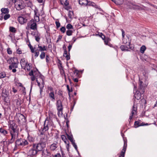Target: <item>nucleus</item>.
I'll return each instance as SVG.
<instances>
[{
	"label": "nucleus",
	"instance_id": "e2e57ef3",
	"mask_svg": "<svg viewBox=\"0 0 157 157\" xmlns=\"http://www.w3.org/2000/svg\"><path fill=\"white\" fill-rule=\"evenodd\" d=\"M34 14L38 12V10L37 8H35V9L34 10Z\"/></svg>",
	"mask_w": 157,
	"mask_h": 157
},
{
	"label": "nucleus",
	"instance_id": "de8ad7c7",
	"mask_svg": "<svg viewBox=\"0 0 157 157\" xmlns=\"http://www.w3.org/2000/svg\"><path fill=\"white\" fill-rule=\"evenodd\" d=\"M34 18L35 21L36 22H39L40 20L39 16H34Z\"/></svg>",
	"mask_w": 157,
	"mask_h": 157
},
{
	"label": "nucleus",
	"instance_id": "ddd939ff",
	"mask_svg": "<svg viewBox=\"0 0 157 157\" xmlns=\"http://www.w3.org/2000/svg\"><path fill=\"white\" fill-rule=\"evenodd\" d=\"M47 49V47L45 45H43V46H41L40 44H39L38 46V49L36 50V51H40L43 52L44 51H46Z\"/></svg>",
	"mask_w": 157,
	"mask_h": 157
},
{
	"label": "nucleus",
	"instance_id": "7c9ffc66",
	"mask_svg": "<svg viewBox=\"0 0 157 157\" xmlns=\"http://www.w3.org/2000/svg\"><path fill=\"white\" fill-rule=\"evenodd\" d=\"M64 143L66 144V147L68 151L69 150V143L68 140H65L64 141Z\"/></svg>",
	"mask_w": 157,
	"mask_h": 157
},
{
	"label": "nucleus",
	"instance_id": "864d4df0",
	"mask_svg": "<svg viewBox=\"0 0 157 157\" xmlns=\"http://www.w3.org/2000/svg\"><path fill=\"white\" fill-rule=\"evenodd\" d=\"M35 72H33V70H31V71L29 73V75L30 76H33L34 74H35Z\"/></svg>",
	"mask_w": 157,
	"mask_h": 157
},
{
	"label": "nucleus",
	"instance_id": "13d9d810",
	"mask_svg": "<svg viewBox=\"0 0 157 157\" xmlns=\"http://www.w3.org/2000/svg\"><path fill=\"white\" fill-rule=\"evenodd\" d=\"M39 54V52L38 51V52H35L34 56L35 57H36L38 56Z\"/></svg>",
	"mask_w": 157,
	"mask_h": 157
},
{
	"label": "nucleus",
	"instance_id": "49530a36",
	"mask_svg": "<svg viewBox=\"0 0 157 157\" xmlns=\"http://www.w3.org/2000/svg\"><path fill=\"white\" fill-rule=\"evenodd\" d=\"M134 125L135 126H137V127L144 125L143 124H140L139 121H135Z\"/></svg>",
	"mask_w": 157,
	"mask_h": 157
},
{
	"label": "nucleus",
	"instance_id": "cd10ccee",
	"mask_svg": "<svg viewBox=\"0 0 157 157\" xmlns=\"http://www.w3.org/2000/svg\"><path fill=\"white\" fill-rule=\"evenodd\" d=\"M28 46L31 50V52L32 53H34L35 52V50L36 49L35 47L33 48V47L31 45L30 43L28 44Z\"/></svg>",
	"mask_w": 157,
	"mask_h": 157
},
{
	"label": "nucleus",
	"instance_id": "3c124183",
	"mask_svg": "<svg viewBox=\"0 0 157 157\" xmlns=\"http://www.w3.org/2000/svg\"><path fill=\"white\" fill-rule=\"evenodd\" d=\"M7 52L8 54H12V52L10 48H7Z\"/></svg>",
	"mask_w": 157,
	"mask_h": 157
},
{
	"label": "nucleus",
	"instance_id": "c756f323",
	"mask_svg": "<svg viewBox=\"0 0 157 157\" xmlns=\"http://www.w3.org/2000/svg\"><path fill=\"white\" fill-rule=\"evenodd\" d=\"M31 67L30 63H27L26 66H25V69H24L25 70H27L28 71H29L31 69Z\"/></svg>",
	"mask_w": 157,
	"mask_h": 157
},
{
	"label": "nucleus",
	"instance_id": "0e129e2a",
	"mask_svg": "<svg viewBox=\"0 0 157 157\" xmlns=\"http://www.w3.org/2000/svg\"><path fill=\"white\" fill-rule=\"evenodd\" d=\"M121 31L122 32V37L123 38H124L125 36L124 31L123 29H121Z\"/></svg>",
	"mask_w": 157,
	"mask_h": 157
},
{
	"label": "nucleus",
	"instance_id": "423d86ee",
	"mask_svg": "<svg viewBox=\"0 0 157 157\" xmlns=\"http://www.w3.org/2000/svg\"><path fill=\"white\" fill-rule=\"evenodd\" d=\"M37 153L38 151L36 149L34 148L33 145L32 147L29 150L27 154L28 156L33 157L36 156Z\"/></svg>",
	"mask_w": 157,
	"mask_h": 157
},
{
	"label": "nucleus",
	"instance_id": "5fc2aeb1",
	"mask_svg": "<svg viewBox=\"0 0 157 157\" xmlns=\"http://www.w3.org/2000/svg\"><path fill=\"white\" fill-rule=\"evenodd\" d=\"M28 138L29 141L30 142H33L34 140V138L28 136Z\"/></svg>",
	"mask_w": 157,
	"mask_h": 157
},
{
	"label": "nucleus",
	"instance_id": "79ce46f5",
	"mask_svg": "<svg viewBox=\"0 0 157 157\" xmlns=\"http://www.w3.org/2000/svg\"><path fill=\"white\" fill-rule=\"evenodd\" d=\"M10 17V14H6L4 16V19L5 20H6L8 18H9Z\"/></svg>",
	"mask_w": 157,
	"mask_h": 157
},
{
	"label": "nucleus",
	"instance_id": "2f4dec72",
	"mask_svg": "<svg viewBox=\"0 0 157 157\" xmlns=\"http://www.w3.org/2000/svg\"><path fill=\"white\" fill-rule=\"evenodd\" d=\"M42 80V87H41L40 88V94H41L42 92L43 91V88L44 87V82L43 79H41Z\"/></svg>",
	"mask_w": 157,
	"mask_h": 157
},
{
	"label": "nucleus",
	"instance_id": "774afa93",
	"mask_svg": "<svg viewBox=\"0 0 157 157\" xmlns=\"http://www.w3.org/2000/svg\"><path fill=\"white\" fill-rule=\"evenodd\" d=\"M36 76L35 75H33V77H31V80L32 81H34L35 79V77H36Z\"/></svg>",
	"mask_w": 157,
	"mask_h": 157
},
{
	"label": "nucleus",
	"instance_id": "aec40b11",
	"mask_svg": "<svg viewBox=\"0 0 157 157\" xmlns=\"http://www.w3.org/2000/svg\"><path fill=\"white\" fill-rule=\"evenodd\" d=\"M87 5L89 6H91L98 9L100 10L101 9V8L99 7L98 6L96 5L95 3H94L93 2H90V1H88V3Z\"/></svg>",
	"mask_w": 157,
	"mask_h": 157
},
{
	"label": "nucleus",
	"instance_id": "72a5a7b5",
	"mask_svg": "<svg viewBox=\"0 0 157 157\" xmlns=\"http://www.w3.org/2000/svg\"><path fill=\"white\" fill-rule=\"evenodd\" d=\"M146 49V48L145 46L144 45H143L142 47H141L140 48V52L142 53H143L144 52V51Z\"/></svg>",
	"mask_w": 157,
	"mask_h": 157
},
{
	"label": "nucleus",
	"instance_id": "a878e982",
	"mask_svg": "<svg viewBox=\"0 0 157 157\" xmlns=\"http://www.w3.org/2000/svg\"><path fill=\"white\" fill-rule=\"evenodd\" d=\"M63 56L67 58V60H69L70 59V57L69 55H68L67 52L66 50H65L63 53Z\"/></svg>",
	"mask_w": 157,
	"mask_h": 157
},
{
	"label": "nucleus",
	"instance_id": "0eeeda50",
	"mask_svg": "<svg viewBox=\"0 0 157 157\" xmlns=\"http://www.w3.org/2000/svg\"><path fill=\"white\" fill-rule=\"evenodd\" d=\"M28 26L31 29L35 30L37 29V24L33 20H31L28 23Z\"/></svg>",
	"mask_w": 157,
	"mask_h": 157
},
{
	"label": "nucleus",
	"instance_id": "20e7f679",
	"mask_svg": "<svg viewBox=\"0 0 157 157\" xmlns=\"http://www.w3.org/2000/svg\"><path fill=\"white\" fill-rule=\"evenodd\" d=\"M56 108L58 111V114L59 117L62 116L63 107L61 101L59 100L57 101L56 103Z\"/></svg>",
	"mask_w": 157,
	"mask_h": 157
},
{
	"label": "nucleus",
	"instance_id": "bb28decb",
	"mask_svg": "<svg viewBox=\"0 0 157 157\" xmlns=\"http://www.w3.org/2000/svg\"><path fill=\"white\" fill-rule=\"evenodd\" d=\"M124 2V0H116L115 3L117 5L122 4Z\"/></svg>",
	"mask_w": 157,
	"mask_h": 157
},
{
	"label": "nucleus",
	"instance_id": "4468645a",
	"mask_svg": "<svg viewBox=\"0 0 157 157\" xmlns=\"http://www.w3.org/2000/svg\"><path fill=\"white\" fill-rule=\"evenodd\" d=\"M28 63V62L25 59L23 58L21 60L20 64L21 65L22 68L25 69V66Z\"/></svg>",
	"mask_w": 157,
	"mask_h": 157
},
{
	"label": "nucleus",
	"instance_id": "6e6552de",
	"mask_svg": "<svg viewBox=\"0 0 157 157\" xmlns=\"http://www.w3.org/2000/svg\"><path fill=\"white\" fill-rule=\"evenodd\" d=\"M143 82L140 81L139 83V89L142 94H143L144 92L145 88L147 86V85L145 84H143Z\"/></svg>",
	"mask_w": 157,
	"mask_h": 157
},
{
	"label": "nucleus",
	"instance_id": "a18cd8bd",
	"mask_svg": "<svg viewBox=\"0 0 157 157\" xmlns=\"http://www.w3.org/2000/svg\"><path fill=\"white\" fill-rule=\"evenodd\" d=\"M66 28L68 29H73V26L71 24H68L66 26Z\"/></svg>",
	"mask_w": 157,
	"mask_h": 157
},
{
	"label": "nucleus",
	"instance_id": "37998d69",
	"mask_svg": "<svg viewBox=\"0 0 157 157\" xmlns=\"http://www.w3.org/2000/svg\"><path fill=\"white\" fill-rule=\"evenodd\" d=\"M6 76V74L4 72H2L0 73V78H3Z\"/></svg>",
	"mask_w": 157,
	"mask_h": 157
},
{
	"label": "nucleus",
	"instance_id": "dca6fc26",
	"mask_svg": "<svg viewBox=\"0 0 157 157\" xmlns=\"http://www.w3.org/2000/svg\"><path fill=\"white\" fill-rule=\"evenodd\" d=\"M136 108L135 107L134 105H133L132 109V110L131 112V115H130L129 117V122H130V121L132 119V117L136 113Z\"/></svg>",
	"mask_w": 157,
	"mask_h": 157
},
{
	"label": "nucleus",
	"instance_id": "680f3d73",
	"mask_svg": "<svg viewBox=\"0 0 157 157\" xmlns=\"http://www.w3.org/2000/svg\"><path fill=\"white\" fill-rule=\"evenodd\" d=\"M53 157H61V156L59 153H57L56 155H54Z\"/></svg>",
	"mask_w": 157,
	"mask_h": 157
},
{
	"label": "nucleus",
	"instance_id": "4d7b16f0",
	"mask_svg": "<svg viewBox=\"0 0 157 157\" xmlns=\"http://www.w3.org/2000/svg\"><path fill=\"white\" fill-rule=\"evenodd\" d=\"M61 138L62 140L63 141L67 139L65 136L64 135H63L61 136Z\"/></svg>",
	"mask_w": 157,
	"mask_h": 157
},
{
	"label": "nucleus",
	"instance_id": "603ef678",
	"mask_svg": "<svg viewBox=\"0 0 157 157\" xmlns=\"http://www.w3.org/2000/svg\"><path fill=\"white\" fill-rule=\"evenodd\" d=\"M55 23L57 28H58L60 27V24L59 21H56L55 22Z\"/></svg>",
	"mask_w": 157,
	"mask_h": 157
},
{
	"label": "nucleus",
	"instance_id": "58836bf2",
	"mask_svg": "<svg viewBox=\"0 0 157 157\" xmlns=\"http://www.w3.org/2000/svg\"><path fill=\"white\" fill-rule=\"evenodd\" d=\"M9 29L10 31L12 33H15L16 31L15 28L13 27H10Z\"/></svg>",
	"mask_w": 157,
	"mask_h": 157
},
{
	"label": "nucleus",
	"instance_id": "8fccbe9b",
	"mask_svg": "<svg viewBox=\"0 0 157 157\" xmlns=\"http://www.w3.org/2000/svg\"><path fill=\"white\" fill-rule=\"evenodd\" d=\"M101 38L103 40H104L106 38L105 36L102 33H101L99 34Z\"/></svg>",
	"mask_w": 157,
	"mask_h": 157
},
{
	"label": "nucleus",
	"instance_id": "f257e3e1",
	"mask_svg": "<svg viewBox=\"0 0 157 157\" xmlns=\"http://www.w3.org/2000/svg\"><path fill=\"white\" fill-rule=\"evenodd\" d=\"M17 125L14 123H10L9 125V130L11 136L10 142L12 143L17 138L18 136V130Z\"/></svg>",
	"mask_w": 157,
	"mask_h": 157
},
{
	"label": "nucleus",
	"instance_id": "473e14b6",
	"mask_svg": "<svg viewBox=\"0 0 157 157\" xmlns=\"http://www.w3.org/2000/svg\"><path fill=\"white\" fill-rule=\"evenodd\" d=\"M2 93L4 94V96L5 97L8 96L9 95V93L8 91L6 90V89L3 90Z\"/></svg>",
	"mask_w": 157,
	"mask_h": 157
},
{
	"label": "nucleus",
	"instance_id": "338daca9",
	"mask_svg": "<svg viewBox=\"0 0 157 157\" xmlns=\"http://www.w3.org/2000/svg\"><path fill=\"white\" fill-rule=\"evenodd\" d=\"M12 91L14 93H16L17 91V90H16L14 87L12 88Z\"/></svg>",
	"mask_w": 157,
	"mask_h": 157
},
{
	"label": "nucleus",
	"instance_id": "e433bc0d",
	"mask_svg": "<svg viewBox=\"0 0 157 157\" xmlns=\"http://www.w3.org/2000/svg\"><path fill=\"white\" fill-rule=\"evenodd\" d=\"M73 32L72 31L68 30L66 32V34L68 36H70L72 35Z\"/></svg>",
	"mask_w": 157,
	"mask_h": 157
},
{
	"label": "nucleus",
	"instance_id": "4c0bfd02",
	"mask_svg": "<svg viewBox=\"0 0 157 157\" xmlns=\"http://www.w3.org/2000/svg\"><path fill=\"white\" fill-rule=\"evenodd\" d=\"M24 6L22 5L19 4L17 7V9L18 10H20L22 9H23Z\"/></svg>",
	"mask_w": 157,
	"mask_h": 157
},
{
	"label": "nucleus",
	"instance_id": "6e6d98bb",
	"mask_svg": "<svg viewBox=\"0 0 157 157\" xmlns=\"http://www.w3.org/2000/svg\"><path fill=\"white\" fill-rule=\"evenodd\" d=\"M73 147H75V150L77 151L78 150V149H77V145H76V144H75V142H74V143H73L72 144Z\"/></svg>",
	"mask_w": 157,
	"mask_h": 157
},
{
	"label": "nucleus",
	"instance_id": "f704fd0d",
	"mask_svg": "<svg viewBox=\"0 0 157 157\" xmlns=\"http://www.w3.org/2000/svg\"><path fill=\"white\" fill-rule=\"evenodd\" d=\"M104 40L105 43V44H108L110 40V39L108 37H106Z\"/></svg>",
	"mask_w": 157,
	"mask_h": 157
},
{
	"label": "nucleus",
	"instance_id": "f8f14e48",
	"mask_svg": "<svg viewBox=\"0 0 157 157\" xmlns=\"http://www.w3.org/2000/svg\"><path fill=\"white\" fill-rule=\"evenodd\" d=\"M58 142L55 141L50 146V149L51 151H54L56 150L57 148L58 147Z\"/></svg>",
	"mask_w": 157,
	"mask_h": 157
},
{
	"label": "nucleus",
	"instance_id": "7ed1b4c3",
	"mask_svg": "<svg viewBox=\"0 0 157 157\" xmlns=\"http://www.w3.org/2000/svg\"><path fill=\"white\" fill-rule=\"evenodd\" d=\"M52 122L47 118L45 121L43 128L42 129V132H41V134L43 135L44 132L48 130L49 127L52 125Z\"/></svg>",
	"mask_w": 157,
	"mask_h": 157
},
{
	"label": "nucleus",
	"instance_id": "39448f33",
	"mask_svg": "<svg viewBox=\"0 0 157 157\" xmlns=\"http://www.w3.org/2000/svg\"><path fill=\"white\" fill-rule=\"evenodd\" d=\"M33 145L34 148L36 149L38 152L43 150V149L45 147L44 144L40 142L37 144H33Z\"/></svg>",
	"mask_w": 157,
	"mask_h": 157
},
{
	"label": "nucleus",
	"instance_id": "2eb2a0df",
	"mask_svg": "<svg viewBox=\"0 0 157 157\" xmlns=\"http://www.w3.org/2000/svg\"><path fill=\"white\" fill-rule=\"evenodd\" d=\"M18 20L21 24H23L27 22V19L22 16H20L18 17Z\"/></svg>",
	"mask_w": 157,
	"mask_h": 157
},
{
	"label": "nucleus",
	"instance_id": "f03ea898",
	"mask_svg": "<svg viewBox=\"0 0 157 157\" xmlns=\"http://www.w3.org/2000/svg\"><path fill=\"white\" fill-rule=\"evenodd\" d=\"M28 143L27 141L25 139L18 138L17 139L15 142V149L17 147L21 148L27 145Z\"/></svg>",
	"mask_w": 157,
	"mask_h": 157
},
{
	"label": "nucleus",
	"instance_id": "393cba45",
	"mask_svg": "<svg viewBox=\"0 0 157 157\" xmlns=\"http://www.w3.org/2000/svg\"><path fill=\"white\" fill-rule=\"evenodd\" d=\"M0 132L4 135L7 134L8 132L2 128H0Z\"/></svg>",
	"mask_w": 157,
	"mask_h": 157
},
{
	"label": "nucleus",
	"instance_id": "c9c22d12",
	"mask_svg": "<svg viewBox=\"0 0 157 157\" xmlns=\"http://www.w3.org/2000/svg\"><path fill=\"white\" fill-rule=\"evenodd\" d=\"M127 47L125 46L122 45L120 47V48L122 51H127L128 49H127Z\"/></svg>",
	"mask_w": 157,
	"mask_h": 157
},
{
	"label": "nucleus",
	"instance_id": "412c9836",
	"mask_svg": "<svg viewBox=\"0 0 157 157\" xmlns=\"http://www.w3.org/2000/svg\"><path fill=\"white\" fill-rule=\"evenodd\" d=\"M79 4L82 6H86L88 3L87 0H79Z\"/></svg>",
	"mask_w": 157,
	"mask_h": 157
},
{
	"label": "nucleus",
	"instance_id": "b1692460",
	"mask_svg": "<svg viewBox=\"0 0 157 157\" xmlns=\"http://www.w3.org/2000/svg\"><path fill=\"white\" fill-rule=\"evenodd\" d=\"M47 142V137L45 136L43 138H41L40 140V142L41 143L44 144V145L46 146V143Z\"/></svg>",
	"mask_w": 157,
	"mask_h": 157
},
{
	"label": "nucleus",
	"instance_id": "4be33fe9",
	"mask_svg": "<svg viewBox=\"0 0 157 157\" xmlns=\"http://www.w3.org/2000/svg\"><path fill=\"white\" fill-rule=\"evenodd\" d=\"M1 11L2 12L1 14H2V16L3 15V14H7L9 12V10L8 8H2L1 9Z\"/></svg>",
	"mask_w": 157,
	"mask_h": 157
},
{
	"label": "nucleus",
	"instance_id": "1a4fd4ad",
	"mask_svg": "<svg viewBox=\"0 0 157 157\" xmlns=\"http://www.w3.org/2000/svg\"><path fill=\"white\" fill-rule=\"evenodd\" d=\"M42 155L44 157H52V156L50 151L47 149H44L42 152Z\"/></svg>",
	"mask_w": 157,
	"mask_h": 157
},
{
	"label": "nucleus",
	"instance_id": "9d476101",
	"mask_svg": "<svg viewBox=\"0 0 157 157\" xmlns=\"http://www.w3.org/2000/svg\"><path fill=\"white\" fill-rule=\"evenodd\" d=\"M127 146V142L124 140V144L123 147V148L122 149V151L120 155L119 156V157H124L125 152L126 151V147Z\"/></svg>",
	"mask_w": 157,
	"mask_h": 157
},
{
	"label": "nucleus",
	"instance_id": "c85d7f7f",
	"mask_svg": "<svg viewBox=\"0 0 157 157\" xmlns=\"http://www.w3.org/2000/svg\"><path fill=\"white\" fill-rule=\"evenodd\" d=\"M66 135L67 136V137L68 139L70 140V141H71V142L72 143V144L73 143H74V142H75V140H74L73 138V137H72V136H70L67 134H66Z\"/></svg>",
	"mask_w": 157,
	"mask_h": 157
},
{
	"label": "nucleus",
	"instance_id": "bf43d9fd",
	"mask_svg": "<svg viewBox=\"0 0 157 157\" xmlns=\"http://www.w3.org/2000/svg\"><path fill=\"white\" fill-rule=\"evenodd\" d=\"M62 38V36L59 35V36L58 39L56 40V42L58 43L59 40H60Z\"/></svg>",
	"mask_w": 157,
	"mask_h": 157
},
{
	"label": "nucleus",
	"instance_id": "5701e85b",
	"mask_svg": "<svg viewBox=\"0 0 157 157\" xmlns=\"http://www.w3.org/2000/svg\"><path fill=\"white\" fill-rule=\"evenodd\" d=\"M40 34L38 33H36L34 34V36H35L36 40L37 42H39L40 39Z\"/></svg>",
	"mask_w": 157,
	"mask_h": 157
},
{
	"label": "nucleus",
	"instance_id": "052dcab7",
	"mask_svg": "<svg viewBox=\"0 0 157 157\" xmlns=\"http://www.w3.org/2000/svg\"><path fill=\"white\" fill-rule=\"evenodd\" d=\"M17 53L18 54H20L22 53V52L20 49H18L17 51Z\"/></svg>",
	"mask_w": 157,
	"mask_h": 157
},
{
	"label": "nucleus",
	"instance_id": "a211bd4d",
	"mask_svg": "<svg viewBox=\"0 0 157 157\" xmlns=\"http://www.w3.org/2000/svg\"><path fill=\"white\" fill-rule=\"evenodd\" d=\"M18 63H13L12 62L11 64L9 66V68L11 70L13 68H17L18 67Z\"/></svg>",
	"mask_w": 157,
	"mask_h": 157
},
{
	"label": "nucleus",
	"instance_id": "a19ab883",
	"mask_svg": "<svg viewBox=\"0 0 157 157\" xmlns=\"http://www.w3.org/2000/svg\"><path fill=\"white\" fill-rule=\"evenodd\" d=\"M40 79L41 80H40V82L41 81H42V80H41V79H42V78H41V77L40 76ZM36 81L38 84V86L40 88L41 87H42V82H41V84H40V82L37 79V78H36Z\"/></svg>",
	"mask_w": 157,
	"mask_h": 157
},
{
	"label": "nucleus",
	"instance_id": "69168bd1",
	"mask_svg": "<svg viewBox=\"0 0 157 157\" xmlns=\"http://www.w3.org/2000/svg\"><path fill=\"white\" fill-rule=\"evenodd\" d=\"M49 115L50 116H52L54 117H55V115H54L51 112H50L49 113Z\"/></svg>",
	"mask_w": 157,
	"mask_h": 157
},
{
	"label": "nucleus",
	"instance_id": "c03bdc74",
	"mask_svg": "<svg viewBox=\"0 0 157 157\" xmlns=\"http://www.w3.org/2000/svg\"><path fill=\"white\" fill-rule=\"evenodd\" d=\"M67 89L68 92V94L70 96V93L72 91H73L72 89L71 88V89H70L69 86L68 85H67Z\"/></svg>",
	"mask_w": 157,
	"mask_h": 157
},
{
	"label": "nucleus",
	"instance_id": "6ab92c4d",
	"mask_svg": "<svg viewBox=\"0 0 157 157\" xmlns=\"http://www.w3.org/2000/svg\"><path fill=\"white\" fill-rule=\"evenodd\" d=\"M49 97L50 99L52 101H54L55 100V95L53 91H51L49 94Z\"/></svg>",
	"mask_w": 157,
	"mask_h": 157
},
{
	"label": "nucleus",
	"instance_id": "09e8293b",
	"mask_svg": "<svg viewBox=\"0 0 157 157\" xmlns=\"http://www.w3.org/2000/svg\"><path fill=\"white\" fill-rule=\"evenodd\" d=\"M60 31L63 33H64L65 32L66 29L64 27H62L60 29Z\"/></svg>",
	"mask_w": 157,
	"mask_h": 157
},
{
	"label": "nucleus",
	"instance_id": "f3484780",
	"mask_svg": "<svg viewBox=\"0 0 157 157\" xmlns=\"http://www.w3.org/2000/svg\"><path fill=\"white\" fill-rule=\"evenodd\" d=\"M141 94H142L141 92V91L140 92L139 91H136L134 94L135 97L137 100H139L140 99L141 97Z\"/></svg>",
	"mask_w": 157,
	"mask_h": 157
},
{
	"label": "nucleus",
	"instance_id": "ea45409f",
	"mask_svg": "<svg viewBox=\"0 0 157 157\" xmlns=\"http://www.w3.org/2000/svg\"><path fill=\"white\" fill-rule=\"evenodd\" d=\"M45 56V54L44 52H42L40 55V57L41 59H44Z\"/></svg>",
	"mask_w": 157,
	"mask_h": 157
},
{
	"label": "nucleus",
	"instance_id": "9b49d317",
	"mask_svg": "<svg viewBox=\"0 0 157 157\" xmlns=\"http://www.w3.org/2000/svg\"><path fill=\"white\" fill-rule=\"evenodd\" d=\"M17 96L16 95H13L12 97L13 101V102L16 103V105L17 106H20L21 105V103L20 101V99L19 98L16 99L17 98Z\"/></svg>",
	"mask_w": 157,
	"mask_h": 157
}]
</instances>
